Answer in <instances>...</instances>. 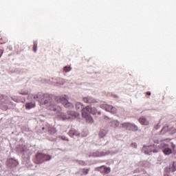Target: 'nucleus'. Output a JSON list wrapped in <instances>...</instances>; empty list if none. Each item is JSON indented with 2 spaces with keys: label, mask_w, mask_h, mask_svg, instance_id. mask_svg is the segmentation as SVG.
Returning <instances> with one entry per match:
<instances>
[{
  "label": "nucleus",
  "mask_w": 176,
  "mask_h": 176,
  "mask_svg": "<svg viewBox=\"0 0 176 176\" xmlns=\"http://www.w3.org/2000/svg\"><path fill=\"white\" fill-rule=\"evenodd\" d=\"M51 159H52V155H49L42 153H38L36 155L35 158L34 159V162L36 164H41V163H43L44 162H47Z\"/></svg>",
  "instance_id": "obj_3"
},
{
  "label": "nucleus",
  "mask_w": 176,
  "mask_h": 176,
  "mask_svg": "<svg viewBox=\"0 0 176 176\" xmlns=\"http://www.w3.org/2000/svg\"><path fill=\"white\" fill-rule=\"evenodd\" d=\"M122 126L124 129H126V130H130V128L131 127V123L124 122L122 124Z\"/></svg>",
  "instance_id": "obj_17"
},
{
  "label": "nucleus",
  "mask_w": 176,
  "mask_h": 176,
  "mask_svg": "<svg viewBox=\"0 0 176 176\" xmlns=\"http://www.w3.org/2000/svg\"><path fill=\"white\" fill-rule=\"evenodd\" d=\"M56 101L58 102H60V104H63L65 108H74V104L68 102V99H67V98L57 97Z\"/></svg>",
  "instance_id": "obj_4"
},
{
  "label": "nucleus",
  "mask_w": 176,
  "mask_h": 176,
  "mask_svg": "<svg viewBox=\"0 0 176 176\" xmlns=\"http://www.w3.org/2000/svg\"><path fill=\"white\" fill-rule=\"evenodd\" d=\"M159 129H160V124H157L155 126V130H159Z\"/></svg>",
  "instance_id": "obj_32"
},
{
  "label": "nucleus",
  "mask_w": 176,
  "mask_h": 176,
  "mask_svg": "<svg viewBox=\"0 0 176 176\" xmlns=\"http://www.w3.org/2000/svg\"><path fill=\"white\" fill-rule=\"evenodd\" d=\"M89 171H90V168H82V173L84 175H87V174H89Z\"/></svg>",
  "instance_id": "obj_22"
},
{
  "label": "nucleus",
  "mask_w": 176,
  "mask_h": 176,
  "mask_svg": "<svg viewBox=\"0 0 176 176\" xmlns=\"http://www.w3.org/2000/svg\"><path fill=\"white\" fill-rule=\"evenodd\" d=\"M34 99L38 101L41 105H45L49 111H60V107L57 106L50 97V94H37L34 96Z\"/></svg>",
  "instance_id": "obj_1"
},
{
  "label": "nucleus",
  "mask_w": 176,
  "mask_h": 176,
  "mask_svg": "<svg viewBox=\"0 0 176 176\" xmlns=\"http://www.w3.org/2000/svg\"><path fill=\"white\" fill-rule=\"evenodd\" d=\"M22 96H28V91H21L19 92Z\"/></svg>",
  "instance_id": "obj_25"
},
{
  "label": "nucleus",
  "mask_w": 176,
  "mask_h": 176,
  "mask_svg": "<svg viewBox=\"0 0 176 176\" xmlns=\"http://www.w3.org/2000/svg\"><path fill=\"white\" fill-rule=\"evenodd\" d=\"M95 171H100L101 174H103L104 175H105V174H109L111 173V168L105 166H101L95 168Z\"/></svg>",
  "instance_id": "obj_6"
},
{
  "label": "nucleus",
  "mask_w": 176,
  "mask_h": 176,
  "mask_svg": "<svg viewBox=\"0 0 176 176\" xmlns=\"http://www.w3.org/2000/svg\"><path fill=\"white\" fill-rule=\"evenodd\" d=\"M48 132L51 134V135H53L57 133V129L53 126H50L48 128Z\"/></svg>",
  "instance_id": "obj_15"
},
{
  "label": "nucleus",
  "mask_w": 176,
  "mask_h": 176,
  "mask_svg": "<svg viewBox=\"0 0 176 176\" xmlns=\"http://www.w3.org/2000/svg\"><path fill=\"white\" fill-rule=\"evenodd\" d=\"M42 130H45V127H43V128H42Z\"/></svg>",
  "instance_id": "obj_38"
},
{
  "label": "nucleus",
  "mask_w": 176,
  "mask_h": 176,
  "mask_svg": "<svg viewBox=\"0 0 176 176\" xmlns=\"http://www.w3.org/2000/svg\"><path fill=\"white\" fill-rule=\"evenodd\" d=\"M164 176H170V175L168 173H165Z\"/></svg>",
  "instance_id": "obj_34"
},
{
  "label": "nucleus",
  "mask_w": 176,
  "mask_h": 176,
  "mask_svg": "<svg viewBox=\"0 0 176 176\" xmlns=\"http://www.w3.org/2000/svg\"><path fill=\"white\" fill-rule=\"evenodd\" d=\"M163 153L164 155H171V153H173V150L168 147H166L163 150Z\"/></svg>",
  "instance_id": "obj_16"
},
{
  "label": "nucleus",
  "mask_w": 176,
  "mask_h": 176,
  "mask_svg": "<svg viewBox=\"0 0 176 176\" xmlns=\"http://www.w3.org/2000/svg\"><path fill=\"white\" fill-rule=\"evenodd\" d=\"M76 111H81L82 116L86 119L87 122H89V123H93L94 122L93 118L90 116V113L96 115V113H97V110H96V109H93L89 106H87L84 108L83 104L77 102L76 104Z\"/></svg>",
  "instance_id": "obj_2"
},
{
  "label": "nucleus",
  "mask_w": 176,
  "mask_h": 176,
  "mask_svg": "<svg viewBox=\"0 0 176 176\" xmlns=\"http://www.w3.org/2000/svg\"><path fill=\"white\" fill-rule=\"evenodd\" d=\"M72 116H75V113H74L73 111H69L67 112V114L62 113L60 115V118L63 120L71 119Z\"/></svg>",
  "instance_id": "obj_8"
},
{
  "label": "nucleus",
  "mask_w": 176,
  "mask_h": 176,
  "mask_svg": "<svg viewBox=\"0 0 176 176\" xmlns=\"http://www.w3.org/2000/svg\"><path fill=\"white\" fill-rule=\"evenodd\" d=\"M8 162H13V160L11 158V159L8 160Z\"/></svg>",
  "instance_id": "obj_36"
},
{
  "label": "nucleus",
  "mask_w": 176,
  "mask_h": 176,
  "mask_svg": "<svg viewBox=\"0 0 176 176\" xmlns=\"http://www.w3.org/2000/svg\"><path fill=\"white\" fill-rule=\"evenodd\" d=\"M129 130H131L132 131H138V126L135 124H131Z\"/></svg>",
  "instance_id": "obj_20"
},
{
  "label": "nucleus",
  "mask_w": 176,
  "mask_h": 176,
  "mask_svg": "<svg viewBox=\"0 0 176 176\" xmlns=\"http://www.w3.org/2000/svg\"><path fill=\"white\" fill-rule=\"evenodd\" d=\"M151 91H147V92H146V95H147V96H151Z\"/></svg>",
  "instance_id": "obj_33"
},
{
  "label": "nucleus",
  "mask_w": 176,
  "mask_h": 176,
  "mask_svg": "<svg viewBox=\"0 0 176 176\" xmlns=\"http://www.w3.org/2000/svg\"><path fill=\"white\" fill-rule=\"evenodd\" d=\"M8 42V38L5 36H0V44L2 45L3 43H6Z\"/></svg>",
  "instance_id": "obj_19"
},
{
  "label": "nucleus",
  "mask_w": 176,
  "mask_h": 176,
  "mask_svg": "<svg viewBox=\"0 0 176 176\" xmlns=\"http://www.w3.org/2000/svg\"><path fill=\"white\" fill-rule=\"evenodd\" d=\"M170 146H171L173 151H176L175 144H174L173 142H170Z\"/></svg>",
  "instance_id": "obj_26"
},
{
  "label": "nucleus",
  "mask_w": 176,
  "mask_h": 176,
  "mask_svg": "<svg viewBox=\"0 0 176 176\" xmlns=\"http://www.w3.org/2000/svg\"><path fill=\"white\" fill-rule=\"evenodd\" d=\"M12 100H13V101L15 102H20V101L16 97H12Z\"/></svg>",
  "instance_id": "obj_29"
},
{
  "label": "nucleus",
  "mask_w": 176,
  "mask_h": 176,
  "mask_svg": "<svg viewBox=\"0 0 176 176\" xmlns=\"http://www.w3.org/2000/svg\"><path fill=\"white\" fill-rule=\"evenodd\" d=\"M101 108L107 111V112H110V113H117L118 109L116 107H113L111 104H102Z\"/></svg>",
  "instance_id": "obj_5"
},
{
  "label": "nucleus",
  "mask_w": 176,
  "mask_h": 176,
  "mask_svg": "<svg viewBox=\"0 0 176 176\" xmlns=\"http://www.w3.org/2000/svg\"><path fill=\"white\" fill-rule=\"evenodd\" d=\"M105 135H107V131L104 129L100 130L99 132V137H100V138H104Z\"/></svg>",
  "instance_id": "obj_18"
},
{
  "label": "nucleus",
  "mask_w": 176,
  "mask_h": 176,
  "mask_svg": "<svg viewBox=\"0 0 176 176\" xmlns=\"http://www.w3.org/2000/svg\"><path fill=\"white\" fill-rule=\"evenodd\" d=\"M170 170L172 173H175V171H176L175 166L173 165L172 167H170Z\"/></svg>",
  "instance_id": "obj_28"
},
{
  "label": "nucleus",
  "mask_w": 176,
  "mask_h": 176,
  "mask_svg": "<svg viewBox=\"0 0 176 176\" xmlns=\"http://www.w3.org/2000/svg\"><path fill=\"white\" fill-rule=\"evenodd\" d=\"M164 146H168V144H164Z\"/></svg>",
  "instance_id": "obj_37"
},
{
  "label": "nucleus",
  "mask_w": 176,
  "mask_h": 176,
  "mask_svg": "<svg viewBox=\"0 0 176 176\" xmlns=\"http://www.w3.org/2000/svg\"><path fill=\"white\" fill-rule=\"evenodd\" d=\"M98 115H100V112H98Z\"/></svg>",
  "instance_id": "obj_39"
},
{
  "label": "nucleus",
  "mask_w": 176,
  "mask_h": 176,
  "mask_svg": "<svg viewBox=\"0 0 176 176\" xmlns=\"http://www.w3.org/2000/svg\"><path fill=\"white\" fill-rule=\"evenodd\" d=\"M6 102H8V96L0 95V108L3 109V111L8 109V106L3 105V104H6Z\"/></svg>",
  "instance_id": "obj_7"
},
{
  "label": "nucleus",
  "mask_w": 176,
  "mask_h": 176,
  "mask_svg": "<svg viewBox=\"0 0 176 176\" xmlns=\"http://www.w3.org/2000/svg\"><path fill=\"white\" fill-rule=\"evenodd\" d=\"M167 131H168V126H165L162 129L161 133L165 134V133H167Z\"/></svg>",
  "instance_id": "obj_21"
},
{
  "label": "nucleus",
  "mask_w": 176,
  "mask_h": 176,
  "mask_svg": "<svg viewBox=\"0 0 176 176\" xmlns=\"http://www.w3.org/2000/svg\"><path fill=\"white\" fill-rule=\"evenodd\" d=\"M139 122L143 126H148L149 124V121H148V120H146L145 117H140L139 118Z\"/></svg>",
  "instance_id": "obj_10"
},
{
  "label": "nucleus",
  "mask_w": 176,
  "mask_h": 176,
  "mask_svg": "<svg viewBox=\"0 0 176 176\" xmlns=\"http://www.w3.org/2000/svg\"><path fill=\"white\" fill-rule=\"evenodd\" d=\"M79 132L75 129H71L69 131V135L70 137H74V135L76 136H78L79 135Z\"/></svg>",
  "instance_id": "obj_12"
},
{
  "label": "nucleus",
  "mask_w": 176,
  "mask_h": 176,
  "mask_svg": "<svg viewBox=\"0 0 176 176\" xmlns=\"http://www.w3.org/2000/svg\"><path fill=\"white\" fill-rule=\"evenodd\" d=\"M105 155H107L105 153L98 151H96L93 153L94 157H101V156H105Z\"/></svg>",
  "instance_id": "obj_13"
},
{
  "label": "nucleus",
  "mask_w": 176,
  "mask_h": 176,
  "mask_svg": "<svg viewBox=\"0 0 176 176\" xmlns=\"http://www.w3.org/2000/svg\"><path fill=\"white\" fill-rule=\"evenodd\" d=\"M131 146H132V148H137V143L135 142L131 143Z\"/></svg>",
  "instance_id": "obj_30"
},
{
  "label": "nucleus",
  "mask_w": 176,
  "mask_h": 176,
  "mask_svg": "<svg viewBox=\"0 0 176 176\" xmlns=\"http://www.w3.org/2000/svg\"><path fill=\"white\" fill-rule=\"evenodd\" d=\"M120 123L118 120H113L110 122V126L111 127H119Z\"/></svg>",
  "instance_id": "obj_14"
},
{
  "label": "nucleus",
  "mask_w": 176,
  "mask_h": 176,
  "mask_svg": "<svg viewBox=\"0 0 176 176\" xmlns=\"http://www.w3.org/2000/svg\"><path fill=\"white\" fill-rule=\"evenodd\" d=\"M25 109H32V108H35L36 107V104L35 102H27L25 105Z\"/></svg>",
  "instance_id": "obj_11"
},
{
  "label": "nucleus",
  "mask_w": 176,
  "mask_h": 176,
  "mask_svg": "<svg viewBox=\"0 0 176 176\" xmlns=\"http://www.w3.org/2000/svg\"><path fill=\"white\" fill-rule=\"evenodd\" d=\"M2 57V52L0 51V58Z\"/></svg>",
  "instance_id": "obj_35"
},
{
  "label": "nucleus",
  "mask_w": 176,
  "mask_h": 176,
  "mask_svg": "<svg viewBox=\"0 0 176 176\" xmlns=\"http://www.w3.org/2000/svg\"><path fill=\"white\" fill-rule=\"evenodd\" d=\"M61 140H63V141H68V138L65 136H61Z\"/></svg>",
  "instance_id": "obj_31"
},
{
  "label": "nucleus",
  "mask_w": 176,
  "mask_h": 176,
  "mask_svg": "<svg viewBox=\"0 0 176 176\" xmlns=\"http://www.w3.org/2000/svg\"><path fill=\"white\" fill-rule=\"evenodd\" d=\"M170 131H172V132H170V134H175L176 129H175V128H172L171 129H170Z\"/></svg>",
  "instance_id": "obj_27"
},
{
  "label": "nucleus",
  "mask_w": 176,
  "mask_h": 176,
  "mask_svg": "<svg viewBox=\"0 0 176 176\" xmlns=\"http://www.w3.org/2000/svg\"><path fill=\"white\" fill-rule=\"evenodd\" d=\"M71 69H72L71 67H69V66H65V67L63 68L64 72H69V71H71Z\"/></svg>",
  "instance_id": "obj_23"
},
{
  "label": "nucleus",
  "mask_w": 176,
  "mask_h": 176,
  "mask_svg": "<svg viewBox=\"0 0 176 176\" xmlns=\"http://www.w3.org/2000/svg\"><path fill=\"white\" fill-rule=\"evenodd\" d=\"M33 50L35 52V53H36L38 50V44H36V43H34Z\"/></svg>",
  "instance_id": "obj_24"
},
{
  "label": "nucleus",
  "mask_w": 176,
  "mask_h": 176,
  "mask_svg": "<svg viewBox=\"0 0 176 176\" xmlns=\"http://www.w3.org/2000/svg\"><path fill=\"white\" fill-rule=\"evenodd\" d=\"M83 101L85 102L87 104H93L94 102H97L96 100L90 96H87L83 98Z\"/></svg>",
  "instance_id": "obj_9"
}]
</instances>
